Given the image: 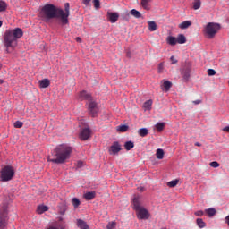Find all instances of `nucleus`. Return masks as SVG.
Returning <instances> with one entry per match:
<instances>
[{"mask_svg": "<svg viewBox=\"0 0 229 229\" xmlns=\"http://www.w3.org/2000/svg\"><path fill=\"white\" fill-rule=\"evenodd\" d=\"M88 107H89V114L93 118L97 117L98 113V104L94 100H91L89 103Z\"/></svg>", "mask_w": 229, "mask_h": 229, "instance_id": "1a4fd4ad", "label": "nucleus"}, {"mask_svg": "<svg viewBox=\"0 0 229 229\" xmlns=\"http://www.w3.org/2000/svg\"><path fill=\"white\" fill-rule=\"evenodd\" d=\"M38 83H39L40 88L46 89L50 86L51 81H50V80L44 79L42 81H39Z\"/></svg>", "mask_w": 229, "mask_h": 229, "instance_id": "f3484780", "label": "nucleus"}, {"mask_svg": "<svg viewBox=\"0 0 229 229\" xmlns=\"http://www.w3.org/2000/svg\"><path fill=\"white\" fill-rule=\"evenodd\" d=\"M80 99L81 101H89V103H90L91 101H93L92 96L88 93L86 90H83L80 93Z\"/></svg>", "mask_w": 229, "mask_h": 229, "instance_id": "ddd939ff", "label": "nucleus"}, {"mask_svg": "<svg viewBox=\"0 0 229 229\" xmlns=\"http://www.w3.org/2000/svg\"><path fill=\"white\" fill-rule=\"evenodd\" d=\"M8 222V206L4 204L0 210V229H7Z\"/></svg>", "mask_w": 229, "mask_h": 229, "instance_id": "423d86ee", "label": "nucleus"}, {"mask_svg": "<svg viewBox=\"0 0 229 229\" xmlns=\"http://www.w3.org/2000/svg\"><path fill=\"white\" fill-rule=\"evenodd\" d=\"M83 162L82 161H79L78 163H77V167L78 168H81V167H82L83 166Z\"/></svg>", "mask_w": 229, "mask_h": 229, "instance_id": "3c124183", "label": "nucleus"}, {"mask_svg": "<svg viewBox=\"0 0 229 229\" xmlns=\"http://www.w3.org/2000/svg\"><path fill=\"white\" fill-rule=\"evenodd\" d=\"M77 226L80 229H89V226L88 225L87 222H85V220H81V218H78L77 220Z\"/></svg>", "mask_w": 229, "mask_h": 229, "instance_id": "2eb2a0df", "label": "nucleus"}, {"mask_svg": "<svg viewBox=\"0 0 229 229\" xmlns=\"http://www.w3.org/2000/svg\"><path fill=\"white\" fill-rule=\"evenodd\" d=\"M172 86V82H170L169 81H165L163 85L161 86V89H165L166 91H168Z\"/></svg>", "mask_w": 229, "mask_h": 229, "instance_id": "c85d7f7f", "label": "nucleus"}, {"mask_svg": "<svg viewBox=\"0 0 229 229\" xmlns=\"http://www.w3.org/2000/svg\"><path fill=\"white\" fill-rule=\"evenodd\" d=\"M170 62H172V64H175L178 63L177 59L174 57V55H172V57H170Z\"/></svg>", "mask_w": 229, "mask_h": 229, "instance_id": "49530a36", "label": "nucleus"}, {"mask_svg": "<svg viewBox=\"0 0 229 229\" xmlns=\"http://www.w3.org/2000/svg\"><path fill=\"white\" fill-rule=\"evenodd\" d=\"M120 14L118 13L107 12V19L109 22L114 24L119 20Z\"/></svg>", "mask_w": 229, "mask_h": 229, "instance_id": "f8f14e48", "label": "nucleus"}, {"mask_svg": "<svg viewBox=\"0 0 229 229\" xmlns=\"http://www.w3.org/2000/svg\"><path fill=\"white\" fill-rule=\"evenodd\" d=\"M209 165H210L211 167L217 168V167L219 166V164H218L217 162L214 161V162H211V163L209 164Z\"/></svg>", "mask_w": 229, "mask_h": 229, "instance_id": "a18cd8bd", "label": "nucleus"}, {"mask_svg": "<svg viewBox=\"0 0 229 229\" xmlns=\"http://www.w3.org/2000/svg\"><path fill=\"white\" fill-rule=\"evenodd\" d=\"M23 127V123L21 121L14 122V128L21 129Z\"/></svg>", "mask_w": 229, "mask_h": 229, "instance_id": "a19ab883", "label": "nucleus"}, {"mask_svg": "<svg viewBox=\"0 0 229 229\" xmlns=\"http://www.w3.org/2000/svg\"><path fill=\"white\" fill-rule=\"evenodd\" d=\"M152 0H141V6L145 9V10H149L150 9V3Z\"/></svg>", "mask_w": 229, "mask_h": 229, "instance_id": "b1692460", "label": "nucleus"}, {"mask_svg": "<svg viewBox=\"0 0 229 229\" xmlns=\"http://www.w3.org/2000/svg\"><path fill=\"white\" fill-rule=\"evenodd\" d=\"M117 226L116 222H108L106 229H115Z\"/></svg>", "mask_w": 229, "mask_h": 229, "instance_id": "4c0bfd02", "label": "nucleus"}, {"mask_svg": "<svg viewBox=\"0 0 229 229\" xmlns=\"http://www.w3.org/2000/svg\"><path fill=\"white\" fill-rule=\"evenodd\" d=\"M39 14L44 22H49L52 19H58V8L53 4H46Z\"/></svg>", "mask_w": 229, "mask_h": 229, "instance_id": "7ed1b4c3", "label": "nucleus"}, {"mask_svg": "<svg viewBox=\"0 0 229 229\" xmlns=\"http://www.w3.org/2000/svg\"><path fill=\"white\" fill-rule=\"evenodd\" d=\"M130 13L132 16H134L135 19H140V17H141V13L139 11L135 10V9L131 10Z\"/></svg>", "mask_w": 229, "mask_h": 229, "instance_id": "7c9ffc66", "label": "nucleus"}, {"mask_svg": "<svg viewBox=\"0 0 229 229\" xmlns=\"http://www.w3.org/2000/svg\"><path fill=\"white\" fill-rule=\"evenodd\" d=\"M70 15V4H64V11L58 8V19H60L63 25L68 24V16Z\"/></svg>", "mask_w": 229, "mask_h": 229, "instance_id": "0eeeda50", "label": "nucleus"}, {"mask_svg": "<svg viewBox=\"0 0 229 229\" xmlns=\"http://www.w3.org/2000/svg\"><path fill=\"white\" fill-rule=\"evenodd\" d=\"M194 145H195L196 147H201V146H202L200 143H199V141H197Z\"/></svg>", "mask_w": 229, "mask_h": 229, "instance_id": "4d7b16f0", "label": "nucleus"}, {"mask_svg": "<svg viewBox=\"0 0 229 229\" xmlns=\"http://www.w3.org/2000/svg\"><path fill=\"white\" fill-rule=\"evenodd\" d=\"M121 17H122L123 21L129 22V21L131 19V14H130L129 11H125L123 13H122Z\"/></svg>", "mask_w": 229, "mask_h": 229, "instance_id": "bb28decb", "label": "nucleus"}, {"mask_svg": "<svg viewBox=\"0 0 229 229\" xmlns=\"http://www.w3.org/2000/svg\"><path fill=\"white\" fill-rule=\"evenodd\" d=\"M204 214H205V213H204L203 210H198V211H195V212H194V215H195L196 216H199V217L203 216Z\"/></svg>", "mask_w": 229, "mask_h": 229, "instance_id": "37998d69", "label": "nucleus"}, {"mask_svg": "<svg viewBox=\"0 0 229 229\" xmlns=\"http://www.w3.org/2000/svg\"><path fill=\"white\" fill-rule=\"evenodd\" d=\"M22 36L23 31L21 28L6 30L4 33V46L6 47L8 53L10 52V48H15L17 46V40L20 39Z\"/></svg>", "mask_w": 229, "mask_h": 229, "instance_id": "f257e3e1", "label": "nucleus"}, {"mask_svg": "<svg viewBox=\"0 0 229 229\" xmlns=\"http://www.w3.org/2000/svg\"><path fill=\"white\" fill-rule=\"evenodd\" d=\"M205 212L209 217H213L214 216H216V213H217V211L214 208H206Z\"/></svg>", "mask_w": 229, "mask_h": 229, "instance_id": "6ab92c4d", "label": "nucleus"}, {"mask_svg": "<svg viewBox=\"0 0 229 229\" xmlns=\"http://www.w3.org/2000/svg\"><path fill=\"white\" fill-rule=\"evenodd\" d=\"M122 150L121 145L118 141H114L113 145L110 147L108 152L110 155H116Z\"/></svg>", "mask_w": 229, "mask_h": 229, "instance_id": "9d476101", "label": "nucleus"}, {"mask_svg": "<svg viewBox=\"0 0 229 229\" xmlns=\"http://www.w3.org/2000/svg\"><path fill=\"white\" fill-rule=\"evenodd\" d=\"M93 5L95 6V9H99L100 8V1L93 0Z\"/></svg>", "mask_w": 229, "mask_h": 229, "instance_id": "79ce46f5", "label": "nucleus"}, {"mask_svg": "<svg viewBox=\"0 0 229 229\" xmlns=\"http://www.w3.org/2000/svg\"><path fill=\"white\" fill-rule=\"evenodd\" d=\"M148 24L150 32H154L157 30V26L155 21H148Z\"/></svg>", "mask_w": 229, "mask_h": 229, "instance_id": "cd10ccee", "label": "nucleus"}, {"mask_svg": "<svg viewBox=\"0 0 229 229\" xmlns=\"http://www.w3.org/2000/svg\"><path fill=\"white\" fill-rule=\"evenodd\" d=\"M191 21H182V23L179 24V29L181 30H186L188 28H190L191 26Z\"/></svg>", "mask_w": 229, "mask_h": 229, "instance_id": "a211bd4d", "label": "nucleus"}, {"mask_svg": "<svg viewBox=\"0 0 229 229\" xmlns=\"http://www.w3.org/2000/svg\"><path fill=\"white\" fill-rule=\"evenodd\" d=\"M178 182L179 180H174V181H170L168 182V187L170 188H175L178 185Z\"/></svg>", "mask_w": 229, "mask_h": 229, "instance_id": "e433bc0d", "label": "nucleus"}, {"mask_svg": "<svg viewBox=\"0 0 229 229\" xmlns=\"http://www.w3.org/2000/svg\"><path fill=\"white\" fill-rule=\"evenodd\" d=\"M165 123H157L156 124L157 131H162L164 130V128H165Z\"/></svg>", "mask_w": 229, "mask_h": 229, "instance_id": "f704fd0d", "label": "nucleus"}, {"mask_svg": "<svg viewBox=\"0 0 229 229\" xmlns=\"http://www.w3.org/2000/svg\"><path fill=\"white\" fill-rule=\"evenodd\" d=\"M72 204L75 208H78V207L81 205V200L78 198H73L72 199Z\"/></svg>", "mask_w": 229, "mask_h": 229, "instance_id": "2f4dec72", "label": "nucleus"}, {"mask_svg": "<svg viewBox=\"0 0 229 229\" xmlns=\"http://www.w3.org/2000/svg\"><path fill=\"white\" fill-rule=\"evenodd\" d=\"M91 135V130L89 128H84L81 130V133H80V139L81 140H87L89 139Z\"/></svg>", "mask_w": 229, "mask_h": 229, "instance_id": "9b49d317", "label": "nucleus"}, {"mask_svg": "<svg viewBox=\"0 0 229 229\" xmlns=\"http://www.w3.org/2000/svg\"><path fill=\"white\" fill-rule=\"evenodd\" d=\"M116 130L120 132H126L129 130V126L126 124L118 125L116 126Z\"/></svg>", "mask_w": 229, "mask_h": 229, "instance_id": "393cba45", "label": "nucleus"}, {"mask_svg": "<svg viewBox=\"0 0 229 229\" xmlns=\"http://www.w3.org/2000/svg\"><path fill=\"white\" fill-rule=\"evenodd\" d=\"M72 148L67 145L62 144L55 148V156L56 158L50 159L52 163L64 164L67 159L70 158Z\"/></svg>", "mask_w": 229, "mask_h": 229, "instance_id": "f03ea898", "label": "nucleus"}, {"mask_svg": "<svg viewBox=\"0 0 229 229\" xmlns=\"http://www.w3.org/2000/svg\"><path fill=\"white\" fill-rule=\"evenodd\" d=\"M67 210V205L63 202L59 205V214L64 216Z\"/></svg>", "mask_w": 229, "mask_h": 229, "instance_id": "4be33fe9", "label": "nucleus"}, {"mask_svg": "<svg viewBox=\"0 0 229 229\" xmlns=\"http://www.w3.org/2000/svg\"><path fill=\"white\" fill-rule=\"evenodd\" d=\"M151 106H152V100H147V101L143 104V107H144L146 110H150Z\"/></svg>", "mask_w": 229, "mask_h": 229, "instance_id": "72a5a7b5", "label": "nucleus"}, {"mask_svg": "<svg viewBox=\"0 0 229 229\" xmlns=\"http://www.w3.org/2000/svg\"><path fill=\"white\" fill-rule=\"evenodd\" d=\"M7 8V4L4 1H0V12L5 11Z\"/></svg>", "mask_w": 229, "mask_h": 229, "instance_id": "ea45409f", "label": "nucleus"}, {"mask_svg": "<svg viewBox=\"0 0 229 229\" xmlns=\"http://www.w3.org/2000/svg\"><path fill=\"white\" fill-rule=\"evenodd\" d=\"M176 38H177V44L182 45L187 42V38L183 34H179Z\"/></svg>", "mask_w": 229, "mask_h": 229, "instance_id": "aec40b11", "label": "nucleus"}, {"mask_svg": "<svg viewBox=\"0 0 229 229\" xmlns=\"http://www.w3.org/2000/svg\"><path fill=\"white\" fill-rule=\"evenodd\" d=\"M49 208L47 206L42 205L37 207V213L38 214H43L47 211H48Z\"/></svg>", "mask_w": 229, "mask_h": 229, "instance_id": "412c9836", "label": "nucleus"}, {"mask_svg": "<svg viewBox=\"0 0 229 229\" xmlns=\"http://www.w3.org/2000/svg\"><path fill=\"white\" fill-rule=\"evenodd\" d=\"M135 147V144H133V141H126L124 144V148L127 151L131 150V148H133Z\"/></svg>", "mask_w": 229, "mask_h": 229, "instance_id": "c756f323", "label": "nucleus"}, {"mask_svg": "<svg viewBox=\"0 0 229 229\" xmlns=\"http://www.w3.org/2000/svg\"><path fill=\"white\" fill-rule=\"evenodd\" d=\"M208 76H214L216 75V71L214 69H208Z\"/></svg>", "mask_w": 229, "mask_h": 229, "instance_id": "c03bdc74", "label": "nucleus"}, {"mask_svg": "<svg viewBox=\"0 0 229 229\" xmlns=\"http://www.w3.org/2000/svg\"><path fill=\"white\" fill-rule=\"evenodd\" d=\"M190 73H191L190 70H185L184 72H182V75L184 80H189Z\"/></svg>", "mask_w": 229, "mask_h": 229, "instance_id": "58836bf2", "label": "nucleus"}, {"mask_svg": "<svg viewBox=\"0 0 229 229\" xmlns=\"http://www.w3.org/2000/svg\"><path fill=\"white\" fill-rule=\"evenodd\" d=\"M156 155H157V157L158 159H163L164 158V155H165L164 150L163 149H157Z\"/></svg>", "mask_w": 229, "mask_h": 229, "instance_id": "c9c22d12", "label": "nucleus"}, {"mask_svg": "<svg viewBox=\"0 0 229 229\" xmlns=\"http://www.w3.org/2000/svg\"><path fill=\"white\" fill-rule=\"evenodd\" d=\"M14 175V171L11 166H5L1 171V180L2 182H10Z\"/></svg>", "mask_w": 229, "mask_h": 229, "instance_id": "6e6552de", "label": "nucleus"}, {"mask_svg": "<svg viewBox=\"0 0 229 229\" xmlns=\"http://www.w3.org/2000/svg\"><path fill=\"white\" fill-rule=\"evenodd\" d=\"M223 131L229 133V125L224 127Z\"/></svg>", "mask_w": 229, "mask_h": 229, "instance_id": "603ef678", "label": "nucleus"}, {"mask_svg": "<svg viewBox=\"0 0 229 229\" xmlns=\"http://www.w3.org/2000/svg\"><path fill=\"white\" fill-rule=\"evenodd\" d=\"M164 67H165V63H160V64L158 66L159 72H161L164 70Z\"/></svg>", "mask_w": 229, "mask_h": 229, "instance_id": "de8ad7c7", "label": "nucleus"}, {"mask_svg": "<svg viewBox=\"0 0 229 229\" xmlns=\"http://www.w3.org/2000/svg\"><path fill=\"white\" fill-rule=\"evenodd\" d=\"M225 223L228 225V226H229V215H228V216H226L225 217Z\"/></svg>", "mask_w": 229, "mask_h": 229, "instance_id": "6e6d98bb", "label": "nucleus"}, {"mask_svg": "<svg viewBox=\"0 0 229 229\" xmlns=\"http://www.w3.org/2000/svg\"><path fill=\"white\" fill-rule=\"evenodd\" d=\"M219 30L220 25L218 23L208 22L205 28V34L208 39H212Z\"/></svg>", "mask_w": 229, "mask_h": 229, "instance_id": "39448f33", "label": "nucleus"}, {"mask_svg": "<svg viewBox=\"0 0 229 229\" xmlns=\"http://www.w3.org/2000/svg\"><path fill=\"white\" fill-rule=\"evenodd\" d=\"M4 83V81L0 79V84H3Z\"/></svg>", "mask_w": 229, "mask_h": 229, "instance_id": "13d9d810", "label": "nucleus"}, {"mask_svg": "<svg viewBox=\"0 0 229 229\" xmlns=\"http://www.w3.org/2000/svg\"><path fill=\"white\" fill-rule=\"evenodd\" d=\"M134 210L137 212L139 219H148L149 217L148 211L141 206V197L137 195L134 196L132 200Z\"/></svg>", "mask_w": 229, "mask_h": 229, "instance_id": "20e7f679", "label": "nucleus"}, {"mask_svg": "<svg viewBox=\"0 0 229 229\" xmlns=\"http://www.w3.org/2000/svg\"><path fill=\"white\" fill-rule=\"evenodd\" d=\"M201 7V1L200 0H195L193 2V9L199 10Z\"/></svg>", "mask_w": 229, "mask_h": 229, "instance_id": "473e14b6", "label": "nucleus"}, {"mask_svg": "<svg viewBox=\"0 0 229 229\" xmlns=\"http://www.w3.org/2000/svg\"><path fill=\"white\" fill-rule=\"evenodd\" d=\"M76 42L81 43V38L80 37H77V38H76Z\"/></svg>", "mask_w": 229, "mask_h": 229, "instance_id": "5fc2aeb1", "label": "nucleus"}, {"mask_svg": "<svg viewBox=\"0 0 229 229\" xmlns=\"http://www.w3.org/2000/svg\"><path fill=\"white\" fill-rule=\"evenodd\" d=\"M47 229H64L63 226L59 225V226H50Z\"/></svg>", "mask_w": 229, "mask_h": 229, "instance_id": "8fccbe9b", "label": "nucleus"}, {"mask_svg": "<svg viewBox=\"0 0 229 229\" xmlns=\"http://www.w3.org/2000/svg\"><path fill=\"white\" fill-rule=\"evenodd\" d=\"M192 103H193V105H195V106H199V105H200V103H202V100H199V99L194 100V101H192Z\"/></svg>", "mask_w": 229, "mask_h": 229, "instance_id": "09e8293b", "label": "nucleus"}, {"mask_svg": "<svg viewBox=\"0 0 229 229\" xmlns=\"http://www.w3.org/2000/svg\"><path fill=\"white\" fill-rule=\"evenodd\" d=\"M83 198L87 200V201H90L92 199H94L96 198V191H91L89 192H86L83 195Z\"/></svg>", "mask_w": 229, "mask_h": 229, "instance_id": "4468645a", "label": "nucleus"}, {"mask_svg": "<svg viewBox=\"0 0 229 229\" xmlns=\"http://www.w3.org/2000/svg\"><path fill=\"white\" fill-rule=\"evenodd\" d=\"M91 2V0H83V4L85 5H89V4Z\"/></svg>", "mask_w": 229, "mask_h": 229, "instance_id": "864d4df0", "label": "nucleus"}, {"mask_svg": "<svg viewBox=\"0 0 229 229\" xmlns=\"http://www.w3.org/2000/svg\"><path fill=\"white\" fill-rule=\"evenodd\" d=\"M2 24H3V21H0V28L2 27Z\"/></svg>", "mask_w": 229, "mask_h": 229, "instance_id": "bf43d9fd", "label": "nucleus"}, {"mask_svg": "<svg viewBox=\"0 0 229 229\" xmlns=\"http://www.w3.org/2000/svg\"><path fill=\"white\" fill-rule=\"evenodd\" d=\"M138 134L144 138L148 134V130L147 128H140L138 130Z\"/></svg>", "mask_w": 229, "mask_h": 229, "instance_id": "5701e85b", "label": "nucleus"}, {"mask_svg": "<svg viewBox=\"0 0 229 229\" xmlns=\"http://www.w3.org/2000/svg\"><path fill=\"white\" fill-rule=\"evenodd\" d=\"M196 224L200 229H203L207 226L206 222H204L202 218H197Z\"/></svg>", "mask_w": 229, "mask_h": 229, "instance_id": "a878e982", "label": "nucleus"}, {"mask_svg": "<svg viewBox=\"0 0 229 229\" xmlns=\"http://www.w3.org/2000/svg\"><path fill=\"white\" fill-rule=\"evenodd\" d=\"M166 42L168 45L174 47L178 44L177 38L174 36H168L166 38Z\"/></svg>", "mask_w": 229, "mask_h": 229, "instance_id": "dca6fc26", "label": "nucleus"}]
</instances>
